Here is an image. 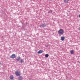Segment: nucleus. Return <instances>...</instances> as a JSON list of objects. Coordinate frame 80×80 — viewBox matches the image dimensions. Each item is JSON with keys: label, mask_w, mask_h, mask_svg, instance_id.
<instances>
[{"label": "nucleus", "mask_w": 80, "mask_h": 80, "mask_svg": "<svg viewBox=\"0 0 80 80\" xmlns=\"http://www.w3.org/2000/svg\"><path fill=\"white\" fill-rule=\"evenodd\" d=\"M64 33V31L62 29H60L58 31V33L59 35H62Z\"/></svg>", "instance_id": "nucleus-1"}, {"label": "nucleus", "mask_w": 80, "mask_h": 80, "mask_svg": "<svg viewBox=\"0 0 80 80\" xmlns=\"http://www.w3.org/2000/svg\"><path fill=\"white\" fill-rule=\"evenodd\" d=\"M15 73L16 76H19V75H20V72L18 71L16 72Z\"/></svg>", "instance_id": "nucleus-2"}, {"label": "nucleus", "mask_w": 80, "mask_h": 80, "mask_svg": "<svg viewBox=\"0 0 80 80\" xmlns=\"http://www.w3.org/2000/svg\"><path fill=\"white\" fill-rule=\"evenodd\" d=\"M11 57L12 58H15L16 57V56L15 54H13L11 56Z\"/></svg>", "instance_id": "nucleus-3"}, {"label": "nucleus", "mask_w": 80, "mask_h": 80, "mask_svg": "<svg viewBox=\"0 0 80 80\" xmlns=\"http://www.w3.org/2000/svg\"><path fill=\"white\" fill-rule=\"evenodd\" d=\"M43 50H40L38 52V53L39 54H40V53H43Z\"/></svg>", "instance_id": "nucleus-4"}, {"label": "nucleus", "mask_w": 80, "mask_h": 80, "mask_svg": "<svg viewBox=\"0 0 80 80\" xmlns=\"http://www.w3.org/2000/svg\"><path fill=\"white\" fill-rule=\"evenodd\" d=\"M42 27L44 28L45 27H46V25H45V24H42V25H41L40 26V27Z\"/></svg>", "instance_id": "nucleus-5"}, {"label": "nucleus", "mask_w": 80, "mask_h": 80, "mask_svg": "<svg viewBox=\"0 0 80 80\" xmlns=\"http://www.w3.org/2000/svg\"><path fill=\"white\" fill-rule=\"evenodd\" d=\"M64 40H65V37L62 36L61 38V40L62 41H64Z\"/></svg>", "instance_id": "nucleus-6"}, {"label": "nucleus", "mask_w": 80, "mask_h": 80, "mask_svg": "<svg viewBox=\"0 0 80 80\" xmlns=\"http://www.w3.org/2000/svg\"><path fill=\"white\" fill-rule=\"evenodd\" d=\"M20 57H17V59H16V60L18 61H19V60H20Z\"/></svg>", "instance_id": "nucleus-7"}, {"label": "nucleus", "mask_w": 80, "mask_h": 80, "mask_svg": "<svg viewBox=\"0 0 80 80\" xmlns=\"http://www.w3.org/2000/svg\"><path fill=\"white\" fill-rule=\"evenodd\" d=\"M69 2V0H64V2H65V3H68V2Z\"/></svg>", "instance_id": "nucleus-8"}, {"label": "nucleus", "mask_w": 80, "mask_h": 80, "mask_svg": "<svg viewBox=\"0 0 80 80\" xmlns=\"http://www.w3.org/2000/svg\"><path fill=\"white\" fill-rule=\"evenodd\" d=\"M10 79H11V80H12L13 79V76L12 75L11 76H10Z\"/></svg>", "instance_id": "nucleus-9"}, {"label": "nucleus", "mask_w": 80, "mask_h": 80, "mask_svg": "<svg viewBox=\"0 0 80 80\" xmlns=\"http://www.w3.org/2000/svg\"><path fill=\"white\" fill-rule=\"evenodd\" d=\"M19 80H22L23 79V77L21 76H19L18 78Z\"/></svg>", "instance_id": "nucleus-10"}, {"label": "nucleus", "mask_w": 80, "mask_h": 80, "mask_svg": "<svg viewBox=\"0 0 80 80\" xmlns=\"http://www.w3.org/2000/svg\"><path fill=\"white\" fill-rule=\"evenodd\" d=\"M48 56H49V55L48 54H46L45 55V57H48Z\"/></svg>", "instance_id": "nucleus-11"}, {"label": "nucleus", "mask_w": 80, "mask_h": 80, "mask_svg": "<svg viewBox=\"0 0 80 80\" xmlns=\"http://www.w3.org/2000/svg\"><path fill=\"white\" fill-rule=\"evenodd\" d=\"M70 53L71 54H73L74 52H73V50H71L70 51Z\"/></svg>", "instance_id": "nucleus-12"}, {"label": "nucleus", "mask_w": 80, "mask_h": 80, "mask_svg": "<svg viewBox=\"0 0 80 80\" xmlns=\"http://www.w3.org/2000/svg\"><path fill=\"white\" fill-rule=\"evenodd\" d=\"M48 13H52V10H50V11H49Z\"/></svg>", "instance_id": "nucleus-13"}, {"label": "nucleus", "mask_w": 80, "mask_h": 80, "mask_svg": "<svg viewBox=\"0 0 80 80\" xmlns=\"http://www.w3.org/2000/svg\"><path fill=\"white\" fill-rule=\"evenodd\" d=\"M21 63H23V62H24V61H23V59H21Z\"/></svg>", "instance_id": "nucleus-14"}, {"label": "nucleus", "mask_w": 80, "mask_h": 80, "mask_svg": "<svg viewBox=\"0 0 80 80\" xmlns=\"http://www.w3.org/2000/svg\"><path fill=\"white\" fill-rule=\"evenodd\" d=\"M79 18H80V14H79Z\"/></svg>", "instance_id": "nucleus-15"}, {"label": "nucleus", "mask_w": 80, "mask_h": 80, "mask_svg": "<svg viewBox=\"0 0 80 80\" xmlns=\"http://www.w3.org/2000/svg\"><path fill=\"white\" fill-rule=\"evenodd\" d=\"M2 38H3V36L2 37Z\"/></svg>", "instance_id": "nucleus-16"}]
</instances>
